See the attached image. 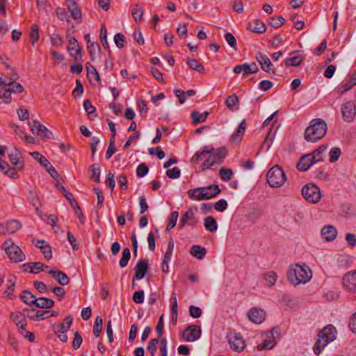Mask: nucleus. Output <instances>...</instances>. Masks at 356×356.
Wrapping results in <instances>:
<instances>
[{
	"label": "nucleus",
	"instance_id": "nucleus-4",
	"mask_svg": "<svg viewBox=\"0 0 356 356\" xmlns=\"http://www.w3.org/2000/svg\"><path fill=\"white\" fill-rule=\"evenodd\" d=\"M266 177L267 182L272 188L280 187L286 180L284 170L278 165H275L268 170Z\"/></svg>",
	"mask_w": 356,
	"mask_h": 356
},
{
	"label": "nucleus",
	"instance_id": "nucleus-35",
	"mask_svg": "<svg viewBox=\"0 0 356 356\" xmlns=\"http://www.w3.org/2000/svg\"><path fill=\"white\" fill-rule=\"evenodd\" d=\"M211 150H213L212 147H204L201 152H197L193 155L191 158V162L194 163H198L202 158H205L208 154L211 153Z\"/></svg>",
	"mask_w": 356,
	"mask_h": 356
},
{
	"label": "nucleus",
	"instance_id": "nucleus-10",
	"mask_svg": "<svg viewBox=\"0 0 356 356\" xmlns=\"http://www.w3.org/2000/svg\"><path fill=\"white\" fill-rule=\"evenodd\" d=\"M341 114L344 121L352 122L356 114L355 103L352 101L345 102L341 106Z\"/></svg>",
	"mask_w": 356,
	"mask_h": 356
},
{
	"label": "nucleus",
	"instance_id": "nucleus-8",
	"mask_svg": "<svg viewBox=\"0 0 356 356\" xmlns=\"http://www.w3.org/2000/svg\"><path fill=\"white\" fill-rule=\"evenodd\" d=\"M230 348L236 352L242 351L245 347L243 337L236 332H230L227 335Z\"/></svg>",
	"mask_w": 356,
	"mask_h": 356
},
{
	"label": "nucleus",
	"instance_id": "nucleus-17",
	"mask_svg": "<svg viewBox=\"0 0 356 356\" xmlns=\"http://www.w3.org/2000/svg\"><path fill=\"white\" fill-rule=\"evenodd\" d=\"M343 285L348 291L356 292V271L348 273L343 277Z\"/></svg>",
	"mask_w": 356,
	"mask_h": 356
},
{
	"label": "nucleus",
	"instance_id": "nucleus-26",
	"mask_svg": "<svg viewBox=\"0 0 356 356\" xmlns=\"http://www.w3.org/2000/svg\"><path fill=\"white\" fill-rule=\"evenodd\" d=\"M86 68L87 71V76L90 82L93 85L99 83L100 81V76L99 72L95 68V67L90 63H87Z\"/></svg>",
	"mask_w": 356,
	"mask_h": 356
},
{
	"label": "nucleus",
	"instance_id": "nucleus-11",
	"mask_svg": "<svg viewBox=\"0 0 356 356\" xmlns=\"http://www.w3.org/2000/svg\"><path fill=\"white\" fill-rule=\"evenodd\" d=\"M256 59L260 64L261 67L264 71L268 72V74H275V69L273 67L270 60L266 55L259 52L256 55Z\"/></svg>",
	"mask_w": 356,
	"mask_h": 356
},
{
	"label": "nucleus",
	"instance_id": "nucleus-45",
	"mask_svg": "<svg viewBox=\"0 0 356 356\" xmlns=\"http://www.w3.org/2000/svg\"><path fill=\"white\" fill-rule=\"evenodd\" d=\"M172 308H171V317L172 323L175 325L177 324V300L176 296L173 293L171 298Z\"/></svg>",
	"mask_w": 356,
	"mask_h": 356
},
{
	"label": "nucleus",
	"instance_id": "nucleus-38",
	"mask_svg": "<svg viewBox=\"0 0 356 356\" xmlns=\"http://www.w3.org/2000/svg\"><path fill=\"white\" fill-rule=\"evenodd\" d=\"M327 145H321L317 149H316L313 152L310 153L313 158L314 159V161H316V163L322 162L324 161V155L323 153L326 150Z\"/></svg>",
	"mask_w": 356,
	"mask_h": 356
},
{
	"label": "nucleus",
	"instance_id": "nucleus-12",
	"mask_svg": "<svg viewBox=\"0 0 356 356\" xmlns=\"http://www.w3.org/2000/svg\"><path fill=\"white\" fill-rule=\"evenodd\" d=\"M67 50L70 56L76 60L81 58V48L79 45V42L74 38L69 39Z\"/></svg>",
	"mask_w": 356,
	"mask_h": 356
},
{
	"label": "nucleus",
	"instance_id": "nucleus-61",
	"mask_svg": "<svg viewBox=\"0 0 356 356\" xmlns=\"http://www.w3.org/2000/svg\"><path fill=\"white\" fill-rule=\"evenodd\" d=\"M165 174L170 179H177L179 177L181 172L178 167H174L166 170Z\"/></svg>",
	"mask_w": 356,
	"mask_h": 356
},
{
	"label": "nucleus",
	"instance_id": "nucleus-43",
	"mask_svg": "<svg viewBox=\"0 0 356 356\" xmlns=\"http://www.w3.org/2000/svg\"><path fill=\"white\" fill-rule=\"evenodd\" d=\"M143 8L140 6L139 4H135L132 9L131 14L136 22L139 23L143 20Z\"/></svg>",
	"mask_w": 356,
	"mask_h": 356
},
{
	"label": "nucleus",
	"instance_id": "nucleus-51",
	"mask_svg": "<svg viewBox=\"0 0 356 356\" xmlns=\"http://www.w3.org/2000/svg\"><path fill=\"white\" fill-rule=\"evenodd\" d=\"M30 154L37 160L44 168H47L50 162L38 152H31Z\"/></svg>",
	"mask_w": 356,
	"mask_h": 356
},
{
	"label": "nucleus",
	"instance_id": "nucleus-50",
	"mask_svg": "<svg viewBox=\"0 0 356 356\" xmlns=\"http://www.w3.org/2000/svg\"><path fill=\"white\" fill-rule=\"evenodd\" d=\"M90 170L92 172V175L90 177V179L93 180L95 182H99V177H100V167L98 164L95 163L92 165L90 168Z\"/></svg>",
	"mask_w": 356,
	"mask_h": 356
},
{
	"label": "nucleus",
	"instance_id": "nucleus-39",
	"mask_svg": "<svg viewBox=\"0 0 356 356\" xmlns=\"http://www.w3.org/2000/svg\"><path fill=\"white\" fill-rule=\"evenodd\" d=\"M204 227L209 232H215L218 229V224L213 216H207L204 219Z\"/></svg>",
	"mask_w": 356,
	"mask_h": 356
},
{
	"label": "nucleus",
	"instance_id": "nucleus-30",
	"mask_svg": "<svg viewBox=\"0 0 356 356\" xmlns=\"http://www.w3.org/2000/svg\"><path fill=\"white\" fill-rule=\"evenodd\" d=\"M201 189H202V191L204 194H206V195L208 196L205 200H209L216 196L221 191L218 185L216 184H212L206 187H201Z\"/></svg>",
	"mask_w": 356,
	"mask_h": 356
},
{
	"label": "nucleus",
	"instance_id": "nucleus-19",
	"mask_svg": "<svg viewBox=\"0 0 356 356\" xmlns=\"http://www.w3.org/2000/svg\"><path fill=\"white\" fill-rule=\"evenodd\" d=\"M248 316L252 322L260 324L266 318V312L260 309L252 308L248 312Z\"/></svg>",
	"mask_w": 356,
	"mask_h": 356
},
{
	"label": "nucleus",
	"instance_id": "nucleus-55",
	"mask_svg": "<svg viewBox=\"0 0 356 356\" xmlns=\"http://www.w3.org/2000/svg\"><path fill=\"white\" fill-rule=\"evenodd\" d=\"M100 41L102 46L110 52L108 43L106 38V29L103 25L100 29Z\"/></svg>",
	"mask_w": 356,
	"mask_h": 356
},
{
	"label": "nucleus",
	"instance_id": "nucleus-16",
	"mask_svg": "<svg viewBox=\"0 0 356 356\" xmlns=\"http://www.w3.org/2000/svg\"><path fill=\"white\" fill-rule=\"evenodd\" d=\"M149 264L147 261L145 259H141L138 261L134 268L135 270V275H134V279L137 280H140L143 279L146 273L148 270Z\"/></svg>",
	"mask_w": 356,
	"mask_h": 356
},
{
	"label": "nucleus",
	"instance_id": "nucleus-29",
	"mask_svg": "<svg viewBox=\"0 0 356 356\" xmlns=\"http://www.w3.org/2000/svg\"><path fill=\"white\" fill-rule=\"evenodd\" d=\"M355 85L356 72H354L350 76L349 79L347 81L341 83L338 86V92L340 94H343L345 92L350 90Z\"/></svg>",
	"mask_w": 356,
	"mask_h": 356
},
{
	"label": "nucleus",
	"instance_id": "nucleus-20",
	"mask_svg": "<svg viewBox=\"0 0 356 356\" xmlns=\"http://www.w3.org/2000/svg\"><path fill=\"white\" fill-rule=\"evenodd\" d=\"M25 272L31 273H39L40 271L44 270L48 266L41 262H29L24 264L22 266Z\"/></svg>",
	"mask_w": 356,
	"mask_h": 356
},
{
	"label": "nucleus",
	"instance_id": "nucleus-57",
	"mask_svg": "<svg viewBox=\"0 0 356 356\" xmlns=\"http://www.w3.org/2000/svg\"><path fill=\"white\" fill-rule=\"evenodd\" d=\"M245 130V120H243L238 125L236 131L232 136V140H235L238 137L242 136Z\"/></svg>",
	"mask_w": 356,
	"mask_h": 356
},
{
	"label": "nucleus",
	"instance_id": "nucleus-41",
	"mask_svg": "<svg viewBox=\"0 0 356 356\" xmlns=\"http://www.w3.org/2000/svg\"><path fill=\"white\" fill-rule=\"evenodd\" d=\"M15 279L14 278V280L10 279L8 280V284L7 285V288L3 293V298H9L11 300L15 298V296L13 295V291H14L15 286Z\"/></svg>",
	"mask_w": 356,
	"mask_h": 356
},
{
	"label": "nucleus",
	"instance_id": "nucleus-5",
	"mask_svg": "<svg viewBox=\"0 0 356 356\" xmlns=\"http://www.w3.org/2000/svg\"><path fill=\"white\" fill-rule=\"evenodd\" d=\"M3 248L5 250L10 260L14 263L21 262L25 260L26 256L21 248L11 241H6L3 243Z\"/></svg>",
	"mask_w": 356,
	"mask_h": 356
},
{
	"label": "nucleus",
	"instance_id": "nucleus-59",
	"mask_svg": "<svg viewBox=\"0 0 356 356\" xmlns=\"http://www.w3.org/2000/svg\"><path fill=\"white\" fill-rule=\"evenodd\" d=\"M341 154V149L339 147H333L330 151V161L334 163L337 161Z\"/></svg>",
	"mask_w": 356,
	"mask_h": 356
},
{
	"label": "nucleus",
	"instance_id": "nucleus-46",
	"mask_svg": "<svg viewBox=\"0 0 356 356\" xmlns=\"http://www.w3.org/2000/svg\"><path fill=\"white\" fill-rule=\"evenodd\" d=\"M83 108L86 112L88 113L90 119L92 120L97 115L95 114L96 111V108L94 106L92 105L89 99H86L83 102Z\"/></svg>",
	"mask_w": 356,
	"mask_h": 356
},
{
	"label": "nucleus",
	"instance_id": "nucleus-64",
	"mask_svg": "<svg viewBox=\"0 0 356 356\" xmlns=\"http://www.w3.org/2000/svg\"><path fill=\"white\" fill-rule=\"evenodd\" d=\"M148 168L145 163L140 164L136 169V175L138 177H143L148 172Z\"/></svg>",
	"mask_w": 356,
	"mask_h": 356
},
{
	"label": "nucleus",
	"instance_id": "nucleus-58",
	"mask_svg": "<svg viewBox=\"0 0 356 356\" xmlns=\"http://www.w3.org/2000/svg\"><path fill=\"white\" fill-rule=\"evenodd\" d=\"M39 39L38 26L36 24L31 26L30 33V40L33 44L35 43Z\"/></svg>",
	"mask_w": 356,
	"mask_h": 356
},
{
	"label": "nucleus",
	"instance_id": "nucleus-56",
	"mask_svg": "<svg viewBox=\"0 0 356 356\" xmlns=\"http://www.w3.org/2000/svg\"><path fill=\"white\" fill-rule=\"evenodd\" d=\"M36 134L37 136L44 138H51L53 137L52 132L42 124L41 125V127H40Z\"/></svg>",
	"mask_w": 356,
	"mask_h": 356
},
{
	"label": "nucleus",
	"instance_id": "nucleus-27",
	"mask_svg": "<svg viewBox=\"0 0 356 356\" xmlns=\"http://www.w3.org/2000/svg\"><path fill=\"white\" fill-rule=\"evenodd\" d=\"M248 29L253 33H263L266 31V26L263 22L253 19L248 23Z\"/></svg>",
	"mask_w": 356,
	"mask_h": 356
},
{
	"label": "nucleus",
	"instance_id": "nucleus-42",
	"mask_svg": "<svg viewBox=\"0 0 356 356\" xmlns=\"http://www.w3.org/2000/svg\"><path fill=\"white\" fill-rule=\"evenodd\" d=\"M263 277L269 287L274 286L277 280V275L274 271L266 272L264 274Z\"/></svg>",
	"mask_w": 356,
	"mask_h": 356
},
{
	"label": "nucleus",
	"instance_id": "nucleus-25",
	"mask_svg": "<svg viewBox=\"0 0 356 356\" xmlns=\"http://www.w3.org/2000/svg\"><path fill=\"white\" fill-rule=\"evenodd\" d=\"M197 211V207H190L186 212H185L179 221V224L178 226V228L179 229H181L188 222L189 220H192L194 218L195 213Z\"/></svg>",
	"mask_w": 356,
	"mask_h": 356
},
{
	"label": "nucleus",
	"instance_id": "nucleus-54",
	"mask_svg": "<svg viewBox=\"0 0 356 356\" xmlns=\"http://www.w3.org/2000/svg\"><path fill=\"white\" fill-rule=\"evenodd\" d=\"M219 175L222 180L228 181L232 179L234 173L232 169L222 168L219 171Z\"/></svg>",
	"mask_w": 356,
	"mask_h": 356
},
{
	"label": "nucleus",
	"instance_id": "nucleus-60",
	"mask_svg": "<svg viewBox=\"0 0 356 356\" xmlns=\"http://www.w3.org/2000/svg\"><path fill=\"white\" fill-rule=\"evenodd\" d=\"M284 22H285V19L282 16H279L277 18H275V17L270 18V21L269 24L273 28H279Z\"/></svg>",
	"mask_w": 356,
	"mask_h": 356
},
{
	"label": "nucleus",
	"instance_id": "nucleus-53",
	"mask_svg": "<svg viewBox=\"0 0 356 356\" xmlns=\"http://www.w3.org/2000/svg\"><path fill=\"white\" fill-rule=\"evenodd\" d=\"M238 104H239V99H238L237 95L235 94H233V95L229 96L225 101L226 106L231 110H233V108L235 106H238Z\"/></svg>",
	"mask_w": 356,
	"mask_h": 356
},
{
	"label": "nucleus",
	"instance_id": "nucleus-14",
	"mask_svg": "<svg viewBox=\"0 0 356 356\" xmlns=\"http://www.w3.org/2000/svg\"><path fill=\"white\" fill-rule=\"evenodd\" d=\"M316 163L312 154H307L302 156L296 165V168L300 171H307L312 165Z\"/></svg>",
	"mask_w": 356,
	"mask_h": 356
},
{
	"label": "nucleus",
	"instance_id": "nucleus-7",
	"mask_svg": "<svg viewBox=\"0 0 356 356\" xmlns=\"http://www.w3.org/2000/svg\"><path fill=\"white\" fill-rule=\"evenodd\" d=\"M209 156L203 163V166L207 168H210L216 163H222L224 158L227 154V151L225 148H218L216 151L211 150L209 154Z\"/></svg>",
	"mask_w": 356,
	"mask_h": 356
},
{
	"label": "nucleus",
	"instance_id": "nucleus-23",
	"mask_svg": "<svg viewBox=\"0 0 356 356\" xmlns=\"http://www.w3.org/2000/svg\"><path fill=\"white\" fill-rule=\"evenodd\" d=\"M24 313H26V316L34 321L43 320L47 318V311H41L38 310L36 311L34 309H24L23 310Z\"/></svg>",
	"mask_w": 356,
	"mask_h": 356
},
{
	"label": "nucleus",
	"instance_id": "nucleus-31",
	"mask_svg": "<svg viewBox=\"0 0 356 356\" xmlns=\"http://www.w3.org/2000/svg\"><path fill=\"white\" fill-rule=\"evenodd\" d=\"M5 224L6 234H13L22 227V224L17 220H10Z\"/></svg>",
	"mask_w": 356,
	"mask_h": 356
},
{
	"label": "nucleus",
	"instance_id": "nucleus-52",
	"mask_svg": "<svg viewBox=\"0 0 356 356\" xmlns=\"http://www.w3.org/2000/svg\"><path fill=\"white\" fill-rule=\"evenodd\" d=\"M179 217V213L175 211L171 213L168 218V222L166 227V231H169L172 229L177 224V221Z\"/></svg>",
	"mask_w": 356,
	"mask_h": 356
},
{
	"label": "nucleus",
	"instance_id": "nucleus-62",
	"mask_svg": "<svg viewBox=\"0 0 356 356\" xmlns=\"http://www.w3.org/2000/svg\"><path fill=\"white\" fill-rule=\"evenodd\" d=\"M159 343L158 339H152L147 346V350L149 352L152 356H155L156 351V345Z\"/></svg>",
	"mask_w": 356,
	"mask_h": 356
},
{
	"label": "nucleus",
	"instance_id": "nucleus-47",
	"mask_svg": "<svg viewBox=\"0 0 356 356\" xmlns=\"http://www.w3.org/2000/svg\"><path fill=\"white\" fill-rule=\"evenodd\" d=\"M87 49L89 51L92 61H95L96 54H98L99 56H100L102 52L99 45L95 42L93 44H88Z\"/></svg>",
	"mask_w": 356,
	"mask_h": 356
},
{
	"label": "nucleus",
	"instance_id": "nucleus-1",
	"mask_svg": "<svg viewBox=\"0 0 356 356\" xmlns=\"http://www.w3.org/2000/svg\"><path fill=\"white\" fill-rule=\"evenodd\" d=\"M289 281L294 284H305L312 276L311 269L307 266L295 264L291 266L287 273Z\"/></svg>",
	"mask_w": 356,
	"mask_h": 356
},
{
	"label": "nucleus",
	"instance_id": "nucleus-33",
	"mask_svg": "<svg viewBox=\"0 0 356 356\" xmlns=\"http://www.w3.org/2000/svg\"><path fill=\"white\" fill-rule=\"evenodd\" d=\"M202 190L201 187L189 190L188 192L189 197L192 200L198 201L205 200L207 196L206 194H204Z\"/></svg>",
	"mask_w": 356,
	"mask_h": 356
},
{
	"label": "nucleus",
	"instance_id": "nucleus-2",
	"mask_svg": "<svg viewBox=\"0 0 356 356\" xmlns=\"http://www.w3.org/2000/svg\"><path fill=\"white\" fill-rule=\"evenodd\" d=\"M327 129V127L325 121L320 119H314L305 130V140L309 142H315L325 136Z\"/></svg>",
	"mask_w": 356,
	"mask_h": 356
},
{
	"label": "nucleus",
	"instance_id": "nucleus-63",
	"mask_svg": "<svg viewBox=\"0 0 356 356\" xmlns=\"http://www.w3.org/2000/svg\"><path fill=\"white\" fill-rule=\"evenodd\" d=\"M189 314L194 318H200L202 315V309L200 307L192 305L189 307Z\"/></svg>",
	"mask_w": 356,
	"mask_h": 356
},
{
	"label": "nucleus",
	"instance_id": "nucleus-3",
	"mask_svg": "<svg viewBox=\"0 0 356 356\" xmlns=\"http://www.w3.org/2000/svg\"><path fill=\"white\" fill-rule=\"evenodd\" d=\"M336 338V329L332 325L324 327L318 334L317 341L314 346L313 350L316 355H318L322 350Z\"/></svg>",
	"mask_w": 356,
	"mask_h": 356
},
{
	"label": "nucleus",
	"instance_id": "nucleus-28",
	"mask_svg": "<svg viewBox=\"0 0 356 356\" xmlns=\"http://www.w3.org/2000/svg\"><path fill=\"white\" fill-rule=\"evenodd\" d=\"M321 235L326 241H332L336 238L337 232L334 226L326 225L322 228Z\"/></svg>",
	"mask_w": 356,
	"mask_h": 356
},
{
	"label": "nucleus",
	"instance_id": "nucleus-32",
	"mask_svg": "<svg viewBox=\"0 0 356 356\" xmlns=\"http://www.w3.org/2000/svg\"><path fill=\"white\" fill-rule=\"evenodd\" d=\"M35 305L41 309H51L54 305V301L51 298L41 297L36 298Z\"/></svg>",
	"mask_w": 356,
	"mask_h": 356
},
{
	"label": "nucleus",
	"instance_id": "nucleus-24",
	"mask_svg": "<svg viewBox=\"0 0 356 356\" xmlns=\"http://www.w3.org/2000/svg\"><path fill=\"white\" fill-rule=\"evenodd\" d=\"M275 331V329L272 328L271 330L270 331L269 334L266 336V338L264 341V342L257 346V349L259 350H261L264 349H272L275 346V345L276 344L275 336L273 334Z\"/></svg>",
	"mask_w": 356,
	"mask_h": 356
},
{
	"label": "nucleus",
	"instance_id": "nucleus-18",
	"mask_svg": "<svg viewBox=\"0 0 356 356\" xmlns=\"http://www.w3.org/2000/svg\"><path fill=\"white\" fill-rule=\"evenodd\" d=\"M67 10L70 13L72 17L78 23L82 22V14L81 8L74 1H69L67 3Z\"/></svg>",
	"mask_w": 356,
	"mask_h": 356
},
{
	"label": "nucleus",
	"instance_id": "nucleus-48",
	"mask_svg": "<svg viewBox=\"0 0 356 356\" xmlns=\"http://www.w3.org/2000/svg\"><path fill=\"white\" fill-rule=\"evenodd\" d=\"M64 321L66 322V325L63 323L58 325V330L56 331V333H66L69 329L70 328L72 324V318L71 316H68L65 319Z\"/></svg>",
	"mask_w": 356,
	"mask_h": 356
},
{
	"label": "nucleus",
	"instance_id": "nucleus-37",
	"mask_svg": "<svg viewBox=\"0 0 356 356\" xmlns=\"http://www.w3.org/2000/svg\"><path fill=\"white\" fill-rule=\"evenodd\" d=\"M304 60V56L302 55H297L285 60V65L286 67H297L299 66Z\"/></svg>",
	"mask_w": 356,
	"mask_h": 356
},
{
	"label": "nucleus",
	"instance_id": "nucleus-49",
	"mask_svg": "<svg viewBox=\"0 0 356 356\" xmlns=\"http://www.w3.org/2000/svg\"><path fill=\"white\" fill-rule=\"evenodd\" d=\"M131 258V252L129 248H124L122 250V257L120 260L119 265L121 268H124L128 264Z\"/></svg>",
	"mask_w": 356,
	"mask_h": 356
},
{
	"label": "nucleus",
	"instance_id": "nucleus-36",
	"mask_svg": "<svg viewBox=\"0 0 356 356\" xmlns=\"http://www.w3.org/2000/svg\"><path fill=\"white\" fill-rule=\"evenodd\" d=\"M208 115L209 113L207 112L201 113L196 111H193L191 114L192 121L194 124H198L204 122L207 120Z\"/></svg>",
	"mask_w": 356,
	"mask_h": 356
},
{
	"label": "nucleus",
	"instance_id": "nucleus-40",
	"mask_svg": "<svg viewBox=\"0 0 356 356\" xmlns=\"http://www.w3.org/2000/svg\"><path fill=\"white\" fill-rule=\"evenodd\" d=\"M22 293L23 294L20 296L22 300L28 305H35L36 297L27 290L23 291Z\"/></svg>",
	"mask_w": 356,
	"mask_h": 356
},
{
	"label": "nucleus",
	"instance_id": "nucleus-34",
	"mask_svg": "<svg viewBox=\"0 0 356 356\" xmlns=\"http://www.w3.org/2000/svg\"><path fill=\"white\" fill-rule=\"evenodd\" d=\"M206 248L198 245H193L191 248V254L198 259H202L206 254Z\"/></svg>",
	"mask_w": 356,
	"mask_h": 356
},
{
	"label": "nucleus",
	"instance_id": "nucleus-22",
	"mask_svg": "<svg viewBox=\"0 0 356 356\" xmlns=\"http://www.w3.org/2000/svg\"><path fill=\"white\" fill-rule=\"evenodd\" d=\"M47 273L51 275L60 285H67L70 282V279L67 275L59 270L54 268Z\"/></svg>",
	"mask_w": 356,
	"mask_h": 356
},
{
	"label": "nucleus",
	"instance_id": "nucleus-6",
	"mask_svg": "<svg viewBox=\"0 0 356 356\" xmlns=\"http://www.w3.org/2000/svg\"><path fill=\"white\" fill-rule=\"evenodd\" d=\"M302 195L307 202L313 204L317 203L321 198L320 188L314 184L304 186L302 188Z\"/></svg>",
	"mask_w": 356,
	"mask_h": 356
},
{
	"label": "nucleus",
	"instance_id": "nucleus-13",
	"mask_svg": "<svg viewBox=\"0 0 356 356\" xmlns=\"http://www.w3.org/2000/svg\"><path fill=\"white\" fill-rule=\"evenodd\" d=\"M18 79V74L17 72H14L13 75L10 76L8 79V81L6 86H9L7 90H10V93H22L24 90V87L19 83H16L15 81Z\"/></svg>",
	"mask_w": 356,
	"mask_h": 356
},
{
	"label": "nucleus",
	"instance_id": "nucleus-9",
	"mask_svg": "<svg viewBox=\"0 0 356 356\" xmlns=\"http://www.w3.org/2000/svg\"><path fill=\"white\" fill-rule=\"evenodd\" d=\"M201 336V329L196 325L188 326L182 333L184 339L188 342H193Z\"/></svg>",
	"mask_w": 356,
	"mask_h": 356
},
{
	"label": "nucleus",
	"instance_id": "nucleus-44",
	"mask_svg": "<svg viewBox=\"0 0 356 356\" xmlns=\"http://www.w3.org/2000/svg\"><path fill=\"white\" fill-rule=\"evenodd\" d=\"M187 65L190 68L200 73H203L204 72V66L198 60L195 59L188 58Z\"/></svg>",
	"mask_w": 356,
	"mask_h": 356
},
{
	"label": "nucleus",
	"instance_id": "nucleus-21",
	"mask_svg": "<svg viewBox=\"0 0 356 356\" xmlns=\"http://www.w3.org/2000/svg\"><path fill=\"white\" fill-rule=\"evenodd\" d=\"M33 242L37 248L40 249L46 259L49 260L52 258L51 248L49 243L43 240H33Z\"/></svg>",
	"mask_w": 356,
	"mask_h": 356
},
{
	"label": "nucleus",
	"instance_id": "nucleus-15",
	"mask_svg": "<svg viewBox=\"0 0 356 356\" xmlns=\"http://www.w3.org/2000/svg\"><path fill=\"white\" fill-rule=\"evenodd\" d=\"M9 160L10 163L17 169L22 170L24 168V163L22 159L20 152L15 148L9 154Z\"/></svg>",
	"mask_w": 356,
	"mask_h": 356
}]
</instances>
